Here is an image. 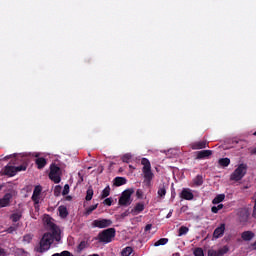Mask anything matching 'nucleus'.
Wrapping results in <instances>:
<instances>
[{"label":"nucleus","instance_id":"1","mask_svg":"<svg viewBox=\"0 0 256 256\" xmlns=\"http://www.w3.org/2000/svg\"><path fill=\"white\" fill-rule=\"evenodd\" d=\"M141 165H143L142 173H143V185L145 187L151 188L152 187V181L155 177V174H153V171L151 170V162L147 158L141 159Z\"/></svg>","mask_w":256,"mask_h":256},{"label":"nucleus","instance_id":"2","mask_svg":"<svg viewBox=\"0 0 256 256\" xmlns=\"http://www.w3.org/2000/svg\"><path fill=\"white\" fill-rule=\"evenodd\" d=\"M55 236L51 234V232H46L41 237L38 245L35 246L34 251L36 253H46V251H49L51 249V244L54 243Z\"/></svg>","mask_w":256,"mask_h":256},{"label":"nucleus","instance_id":"3","mask_svg":"<svg viewBox=\"0 0 256 256\" xmlns=\"http://www.w3.org/2000/svg\"><path fill=\"white\" fill-rule=\"evenodd\" d=\"M54 221L55 220L49 215H46L43 218V223L46 231H50L55 241L59 242L61 241V228H59V226H57Z\"/></svg>","mask_w":256,"mask_h":256},{"label":"nucleus","instance_id":"4","mask_svg":"<svg viewBox=\"0 0 256 256\" xmlns=\"http://www.w3.org/2000/svg\"><path fill=\"white\" fill-rule=\"evenodd\" d=\"M117 231L115 228H107L100 233H98V236L96 237V240L99 241V243H111L113 239H115Z\"/></svg>","mask_w":256,"mask_h":256},{"label":"nucleus","instance_id":"5","mask_svg":"<svg viewBox=\"0 0 256 256\" xmlns=\"http://www.w3.org/2000/svg\"><path fill=\"white\" fill-rule=\"evenodd\" d=\"M135 193V190L133 188L126 189L122 192L118 203L122 207H129L131 203H133V199H131V195Z\"/></svg>","mask_w":256,"mask_h":256},{"label":"nucleus","instance_id":"6","mask_svg":"<svg viewBox=\"0 0 256 256\" xmlns=\"http://www.w3.org/2000/svg\"><path fill=\"white\" fill-rule=\"evenodd\" d=\"M247 173V164H240L231 174V181H241Z\"/></svg>","mask_w":256,"mask_h":256},{"label":"nucleus","instance_id":"7","mask_svg":"<svg viewBox=\"0 0 256 256\" xmlns=\"http://www.w3.org/2000/svg\"><path fill=\"white\" fill-rule=\"evenodd\" d=\"M48 177L53 183H61V168L56 164H51Z\"/></svg>","mask_w":256,"mask_h":256},{"label":"nucleus","instance_id":"8","mask_svg":"<svg viewBox=\"0 0 256 256\" xmlns=\"http://www.w3.org/2000/svg\"><path fill=\"white\" fill-rule=\"evenodd\" d=\"M19 161H22V164L20 166H15L16 173H19L21 171H27V167L29 165V163L27 162V157L17 156V158L15 159V162H12V163L13 165H17Z\"/></svg>","mask_w":256,"mask_h":256},{"label":"nucleus","instance_id":"9","mask_svg":"<svg viewBox=\"0 0 256 256\" xmlns=\"http://www.w3.org/2000/svg\"><path fill=\"white\" fill-rule=\"evenodd\" d=\"M113 225V221L111 219H96L92 222V227H96L98 229H105L107 227H111Z\"/></svg>","mask_w":256,"mask_h":256},{"label":"nucleus","instance_id":"10","mask_svg":"<svg viewBox=\"0 0 256 256\" xmlns=\"http://www.w3.org/2000/svg\"><path fill=\"white\" fill-rule=\"evenodd\" d=\"M41 191H43V187H41V185L35 186L32 197H31L34 205H39V201L41 199Z\"/></svg>","mask_w":256,"mask_h":256},{"label":"nucleus","instance_id":"11","mask_svg":"<svg viewBox=\"0 0 256 256\" xmlns=\"http://www.w3.org/2000/svg\"><path fill=\"white\" fill-rule=\"evenodd\" d=\"M181 199H185V201H193L195 195H193V192L189 188H183L180 193Z\"/></svg>","mask_w":256,"mask_h":256},{"label":"nucleus","instance_id":"12","mask_svg":"<svg viewBox=\"0 0 256 256\" xmlns=\"http://www.w3.org/2000/svg\"><path fill=\"white\" fill-rule=\"evenodd\" d=\"M237 216L240 223H247L249 221V211L245 208L240 209Z\"/></svg>","mask_w":256,"mask_h":256},{"label":"nucleus","instance_id":"13","mask_svg":"<svg viewBox=\"0 0 256 256\" xmlns=\"http://www.w3.org/2000/svg\"><path fill=\"white\" fill-rule=\"evenodd\" d=\"M207 141L206 140H202V141H196L193 142L192 144H190L191 149H193V151H197L199 149H207Z\"/></svg>","mask_w":256,"mask_h":256},{"label":"nucleus","instance_id":"14","mask_svg":"<svg viewBox=\"0 0 256 256\" xmlns=\"http://www.w3.org/2000/svg\"><path fill=\"white\" fill-rule=\"evenodd\" d=\"M11 199H13V194L6 193L3 198L0 199V207H9L11 205Z\"/></svg>","mask_w":256,"mask_h":256},{"label":"nucleus","instance_id":"15","mask_svg":"<svg viewBox=\"0 0 256 256\" xmlns=\"http://www.w3.org/2000/svg\"><path fill=\"white\" fill-rule=\"evenodd\" d=\"M223 235H225V223L220 224L213 232L214 239H220Z\"/></svg>","mask_w":256,"mask_h":256},{"label":"nucleus","instance_id":"16","mask_svg":"<svg viewBox=\"0 0 256 256\" xmlns=\"http://www.w3.org/2000/svg\"><path fill=\"white\" fill-rule=\"evenodd\" d=\"M241 239L246 242L253 241L255 239V232L251 230L244 231L241 233Z\"/></svg>","mask_w":256,"mask_h":256},{"label":"nucleus","instance_id":"17","mask_svg":"<svg viewBox=\"0 0 256 256\" xmlns=\"http://www.w3.org/2000/svg\"><path fill=\"white\" fill-rule=\"evenodd\" d=\"M4 175H7V177H15L17 175L15 166L6 165L3 169Z\"/></svg>","mask_w":256,"mask_h":256},{"label":"nucleus","instance_id":"18","mask_svg":"<svg viewBox=\"0 0 256 256\" xmlns=\"http://www.w3.org/2000/svg\"><path fill=\"white\" fill-rule=\"evenodd\" d=\"M213 155V151L211 150H201L197 152L196 159L201 160V159H209Z\"/></svg>","mask_w":256,"mask_h":256},{"label":"nucleus","instance_id":"19","mask_svg":"<svg viewBox=\"0 0 256 256\" xmlns=\"http://www.w3.org/2000/svg\"><path fill=\"white\" fill-rule=\"evenodd\" d=\"M145 211V204L137 203L135 207L131 210L132 215H139V213H143Z\"/></svg>","mask_w":256,"mask_h":256},{"label":"nucleus","instance_id":"20","mask_svg":"<svg viewBox=\"0 0 256 256\" xmlns=\"http://www.w3.org/2000/svg\"><path fill=\"white\" fill-rule=\"evenodd\" d=\"M58 211H59V216L62 219H66V217L69 215V211L67 210V206H63V205L59 206Z\"/></svg>","mask_w":256,"mask_h":256},{"label":"nucleus","instance_id":"21","mask_svg":"<svg viewBox=\"0 0 256 256\" xmlns=\"http://www.w3.org/2000/svg\"><path fill=\"white\" fill-rule=\"evenodd\" d=\"M126 184H127V178L125 177H116L114 179L115 187H121L122 185H126Z\"/></svg>","mask_w":256,"mask_h":256},{"label":"nucleus","instance_id":"22","mask_svg":"<svg viewBox=\"0 0 256 256\" xmlns=\"http://www.w3.org/2000/svg\"><path fill=\"white\" fill-rule=\"evenodd\" d=\"M35 163L38 169H44V167L47 165V159L40 157L35 160Z\"/></svg>","mask_w":256,"mask_h":256},{"label":"nucleus","instance_id":"23","mask_svg":"<svg viewBox=\"0 0 256 256\" xmlns=\"http://www.w3.org/2000/svg\"><path fill=\"white\" fill-rule=\"evenodd\" d=\"M157 194L158 197H165V195H167V186H165V184H161L158 188Z\"/></svg>","mask_w":256,"mask_h":256},{"label":"nucleus","instance_id":"24","mask_svg":"<svg viewBox=\"0 0 256 256\" xmlns=\"http://www.w3.org/2000/svg\"><path fill=\"white\" fill-rule=\"evenodd\" d=\"M222 201H225V194H218L213 200V205H219V203H222Z\"/></svg>","mask_w":256,"mask_h":256},{"label":"nucleus","instance_id":"25","mask_svg":"<svg viewBox=\"0 0 256 256\" xmlns=\"http://www.w3.org/2000/svg\"><path fill=\"white\" fill-rule=\"evenodd\" d=\"M218 163L220 167H229L231 160L229 158H220Z\"/></svg>","mask_w":256,"mask_h":256},{"label":"nucleus","instance_id":"26","mask_svg":"<svg viewBox=\"0 0 256 256\" xmlns=\"http://www.w3.org/2000/svg\"><path fill=\"white\" fill-rule=\"evenodd\" d=\"M193 183H194V185H196V187H201V185H203V176L197 175L193 179Z\"/></svg>","mask_w":256,"mask_h":256},{"label":"nucleus","instance_id":"27","mask_svg":"<svg viewBox=\"0 0 256 256\" xmlns=\"http://www.w3.org/2000/svg\"><path fill=\"white\" fill-rule=\"evenodd\" d=\"M189 233V228L186 226H181L178 230V237H183V235H187Z\"/></svg>","mask_w":256,"mask_h":256},{"label":"nucleus","instance_id":"28","mask_svg":"<svg viewBox=\"0 0 256 256\" xmlns=\"http://www.w3.org/2000/svg\"><path fill=\"white\" fill-rule=\"evenodd\" d=\"M169 243L168 238H161L154 243V247H160V245H167Z\"/></svg>","mask_w":256,"mask_h":256},{"label":"nucleus","instance_id":"29","mask_svg":"<svg viewBox=\"0 0 256 256\" xmlns=\"http://www.w3.org/2000/svg\"><path fill=\"white\" fill-rule=\"evenodd\" d=\"M133 253V248L131 246H127L121 251L122 256H130Z\"/></svg>","mask_w":256,"mask_h":256},{"label":"nucleus","instance_id":"30","mask_svg":"<svg viewBox=\"0 0 256 256\" xmlns=\"http://www.w3.org/2000/svg\"><path fill=\"white\" fill-rule=\"evenodd\" d=\"M111 195V187L107 186L101 194L102 199H106V197H109Z\"/></svg>","mask_w":256,"mask_h":256},{"label":"nucleus","instance_id":"31","mask_svg":"<svg viewBox=\"0 0 256 256\" xmlns=\"http://www.w3.org/2000/svg\"><path fill=\"white\" fill-rule=\"evenodd\" d=\"M85 199H86V201H91V199H93V187L90 186V187L87 189Z\"/></svg>","mask_w":256,"mask_h":256},{"label":"nucleus","instance_id":"32","mask_svg":"<svg viewBox=\"0 0 256 256\" xmlns=\"http://www.w3.org/2000/svg\"><path fill=\"white\" fill-rule=\"evenodd\" d=\"M99 206V204H95V205H92L88 208H86V211H85V215H91L93 213V211H95V209H97V207Z\"/></svg>","mask_w":256,"mask_h":256},{"label":"nucleus","instance_id":"33","mask_svg":"<svg viewBox=\"0 0 256 256\" xmlns=\"http://www.w3.org/2000/svg\"><path fill=\"white\" fill-rule=\"evenodd\" d=\"M11 219H12L13 223H17V221L21 220V213H13L11 215Z\"/></svg>","mask_w":256,"mask_h":256},{"label":"nucleus","instance_id":"34","mask_svg":"<svg viewBox=\"0 0 256 256\" xmlns=\"http://www.w3.org/2000/svg\"><path fill=\"white\" fill-rule=\"evenodd\" d=\"M61 191H63V187H61V185L55 186L54 188L55 197H59V195H61Z\"/></svg>","mask_w":256,"mask_h":256},{"label":"nucleus","instance_id":"35","mask_svg":"<svg viewBox=\"0 0 256 256\" xmlns=\"http://www.w3.org/2000/svg\"><path fill=\"white\" fill-rule=\"evenodd\" d=\"M23 241H24V243H31V241H33V235H31V234L24 235Z\"/></svg>","mask_w":256,"mask_h":256},{"label":"nucleus","instance_id":"36","mask_svg":"<svg viewBox=\"0 0 256 256\" xmlns=\"http://www.w3.org/2000/svg\"><path fill=\"white\" fill-rule=\"evenodd\" d=\"M194 255L195 256H205V253L203 252V248H196L194 250Z\"/></svg>","mask_w":256,"mask_h":256},{"label":"nucleus","instance_id":"37","mask_svg":"<svg viewBox=\"0 0 256 256\" xmlns=\"http://www.w3.org/2000/svg\"><path fill=\"white\" fill-rule=\"evenodd\" d=\"M131 158H132L131 154H124L122 156V161L123 163H129V161H131Z\"/></svg>","mask_w":256,"mask_h":256},{"label":"nucleus","instance_id":"38","mask_svg":"<svg viewBox=\"0 0 256 256\" xmlns=\"http://www.w3.org/2000/svg\"><path fill=\"white\" fill-rule=\"evenodd\" d=\"M103 203H104V205H107L108 207H111V205H113V199L106 198Z\"/></svg>","mask_w":256,"mask_h":256},{"label":"nucleus","instance_id":"39","mask_svg":"<svg viewBox=\"0 0 256 256\" xmlns=\"http://www.w3.org/2000/svg\"><path fill=\"white\" fill-rule=\"evenodd\" d=\"M62 195H69V184L64 185Z\"/></svg>","mask_w":256,"mask_h":256},{"label":"nucleus","instance_id":"40","mask_svg":"<svg viewBox=\"0 0 256 256\" xmlns=\"http://www.w3.org/2000/svg\"><path fill=\"white\" fill-rule=\"evenodd\" d=\"M219 252L223 255L229 252V248L227 246H224L223 248L219 249Z\"/></svg>","mask_w":256,"mask_h":256},{"label":"nucleus","instance_id":"41","mask_svg":"<svg viewBox=\"0 0 256 256\" xmlns=\"http://www.w3.org/2000/svg\"><path fill=\"white\" fill-rule=\"evenodd\" d=\"M136 197H137L138 199H143V191H142L141 189H138V190L136 191Z\"/></svg>","mask_w":256,"mask_h":256},{"label":"nucleus","instance_id":"42","mask_svg":"<svg viewBox=\"0 0 256 256\" xmlns=\"http://www.w3.org/2000/svg\"><path fill=\"white\" fill-rule=\"evenodd\" d=\"M83 249H85V241H82V242L78 245V251H83Z\"/></svg>","mask_w":256,"mask_h":256},{"label":"nucleus","instance_id":"43","mask_svg":"<svg viewBox=\"0 0 256 256\" xmlns=\"http://www.w3.org/2000/svg\"><path fill=\"white\" fill-rule=\"evenodd\" d=\"M131 212H129V210H126L125 212H123L122 214H121V217H122V219H125V217H129V214H130Z\"/></svg>","mask_w":256,"mask_h":256},{"label":"nucleus","instance_id":"44","mask_svg":"<svg viewBox=\"0 0 256 256\" xmlns=\"http://www.w3.org/2000/svg\"><path fill=\"white\" fill-rule=\"evenodd\" d=\"M0 256H7V251L4 248L0 247Z\"/></svg>","mask_w":256,"mask_h":256},{"label":"nucleus","instance_id":"45","mask_svg":"<svg viewBox=\"0 0 256 256\" xmlns=\"http://www.w3.org/2000/svg\"><path fill=\"white\" fill-rule=\"evenodd\" d=\"M153 227V225H151V224H147L146 226H145V228H144V231H151V228Z\"/></svg>","mask_w":256,"mask_h":256},{"label":"nucleus","instance_id":"46","mask_svg":"<svg viewBox=\"0 0 256 256\" xmlns=\"http://www.w3.org/2000/svg\"><path fill=\"white\" fill-rule=\"evenodd\" d=\"M211 211H212V213H219V210H218L217 206H213L211 208Z\"/></svg>","mask_w":256,"mask_h":256},{"label":"nucleus","instance_id":"47","mask_svg":"<svg viewBox=\"0 0 256 256\" xmlns=\"http://www.w3.org/2000/svg\"><path fill=\"white\" fill-rule=\"evenodd\" d=\"M217 251L208 252V256H217Z\"/></svg>","mask_w":256,"mask_h":256},{"label":"nucleus","instance_id":"48","mask_svg":"<svg viewBox=\"0 0 256 256\" xmlns=\"http://www.w3.org/2000/svg\"><path fill=\"white\" fill-rule=\"evenodd\" d=\"M171 215H173V209H171V210L169 211V213L167 214V219H169V217H171Z\"/></svg>","mask_w":256,"mask_h":256},{"label":"nucleus","instance_id":"49","mask_svg":"<svg viewBox=\"0 0 256 256\" xmlns=\"http://www.w3.org/2000/svg\"><path fill=\"white\" fill-rule=\"evenodd\" d=\"M216 208L218 209V211H221V209H223V204H219L218 206H216Z\"/></svg>","mask_w":256,"mask_h":256},{"label":"nucleus","instance_id":"50","mask_svg":"<svg viewBox=\"0 0 256 256\" xmlns=\"http://www.w3.org/2000/svg\"><path fill=\"white\" fill-rule=\"evenodd\" d=\"M251 155H256V147L251 150Z\"/></svg>","mask_w":256,"mask_h":256},{"label":"nucleus","instance_id":"51","mask_svg":"<svg viewBox=\"0 0 256 256\" xmlns=\"http://www.w3.org/2000/svg\"><path fill=\"white\" fill-rule=\"evenodd\" d=\"M215 255H216V256H223V254H222L219 250L216 251Z\"/></svg>","mask_w":256,"mask_h":256},{"label":"nucleus","instance_id":"52","mask_svg":"<svg viewBox=\"0 0 256 256\" xmlns=\"http://www.w3.org/2000/svg\"><path fill=\"white\" fill-rule=\"evenodd\" d=\"M8 233H13V228H12V227H10V228L8 229Z\"/></svg>","mask_w":256,"mask_h":256},{"label":"nucleus","instance_id":"53","mask_svg":"<svg viewBox=\"0 0 256 256\" xmlns=\"http://www.w3.org/2000/svg\"><path fill=\"white\" fill-rule=\"evenodd\" d=\"M172 256H181V254H179V253L177 252V253H174Z\"/></svg>","mask_w":256,"mask_h":256},{"label":"nucleus","instance_id":"54","mask_svg":"<svg viewBox=\"0 0 256 256\" xmlns=\"http://www.w3.org/2000/svg\"><path fill=\"white\" fill-rule=\"evenodd\" d=\"M67 201H71V196H67Z\"/></svg>","mask_w":256,"mask_h":256},{"label":"nucleus","instance_id":"55","mask_svg":"<svg viewBox=\"0 0 256 256\" xmlns=\"http://www.w3.org/2000/svg\"><path fill=\"white\" fill-rule=\"evenodd\" d=\"M1 189H3V185H0V191H1Z\"/></svg>","mask_w":256,"mask_h":256},{"label":"nucleus","instance_id":"56","mask_svg":"<svg viewBox=\"0 0 256 256\" xmlns=\"http://www.w3.org/2000/svg\"><path fill=\"white\" fill-rule=\"evenodd\" d=\"M11 156H7L6 159H9Z\"/></svg>","mask_w":256,"mask_h":256}]
</instances>
